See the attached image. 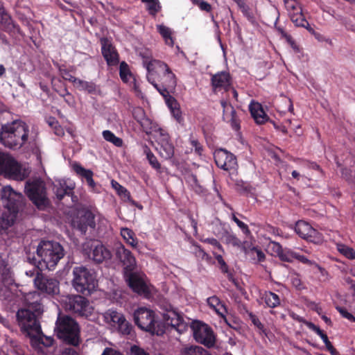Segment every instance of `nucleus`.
<instances>
[{
	"label": "nucleus",
	"mask_w": 355,
	"mask_h": 355,
	"mask_svg": "<svg viewBox=\"0 0 355 355\" xmlns=\"http://www.w3.org/2000/svg\"><path fill=\"white\" fill-rule=\"evenodd\" d=\"M68 309L82 317H88L91 314L89 301L81 295H73L69 297Z\"/></svg>",
	"instance_id": "nucleus-20"
},
{
	"label": "nucleus",
	"mask_w": 355,
	"mask_h": 355,
	"mask_svg": "<svg viewBox=\"0 0 355 355\" xmlns=\"http://www.w3.org/2000/svg\"><path fill=\"white\" fill-rule=\"evenodd\" d=\"M130 288L138 294H146L148 293V287L144 281L135 272H131L124 275Z\"/></svg>",
	"instance_id": "nucleus-25"
},
{
	"label": "nucleus",
	"mask_w": 355,
	"mask_h": 355,
	"mask_svg": "<svg viewBox=\"0 0 355 355\" xmlns=\"http://www.w3.org/2000/svg\"><path fill=\"white\" fill-rule=\"evenodd\" d=\"M133 319L135 324L141 330L153 334L161 335L164 331L159 327L155 313L152 310L141 307L135 311Z\"/></svg>",
	"instance_id": "nucleus-9"
},
{
	"label": "nucleus",
	"mask_w": 355,
	"mask_h": 355,
	"mask_svg": "<svg viewBox=\"0 0 355 355\" xmlns=\"http://www.w3.org/2000/svg\"><path fill=\"white\" fill-rule=\"evenodd\" d=\"M295 259L299 261L300 262L306 264L309 266H315L318 268V270L320 271L321 273H323L325 272L324 269L322 268L321 266H320L318 263H316L314 261L309 260L304 255H301L299 253L297 252Z\"/></svg>",
	"instance_id": "nucleus-52"
},
{
	"label": "nucleus",
	"mask_w": 355,
	"mask_h": 355,
	"mask_svg": "<svg viewBox=\"0 0 355 355\" xmlns=\"http://www.w3.org/2000/svg\"><path fill=\"white\" fill-rule=\"evenodd\" d=\"M336 309L338 311L343 318L347 319L350 322H355V317L352 313L348 312L345 307L338 306L336 307Z\"/></svg>",
	"instance_id": "nucleus-58"
},
{
	"label": "nucleus",
	"mask_w": 355,
	"mask_h": 355,
	"mask_svg": "<svg viewBox=\"0 0 355 355\" xmlns=\"http://www.w3.org/2000/svg\"><path fill=\"white\" fill-rule=\"evenodd\" d=\"M220 104L223 108V121L227 123H230L233 130L235 131H239L241 128V121L234 107L230 103H227L224 101H222Z\"/></svg>",
	"instance_id": "nucleus-23"
},
{
	"label": "nucleus",
	"mask_w": 355,
	"mask_h": 355,
	"mask_svg": "<svg viewBox=\"0 0 355 355\" xmlns=\"http://www.w3.org/2000/svg\"><path fill=\"white\" fill-rule=\"evenodd\" d=\"M63 247L56 241H41L37 248L38 259L33 257L31 262L38 270H53L64 257Z\"/></svg>",
	"instance_id": "nucleus-3"
},
{
	"label": "nucleus",
	"mask_w": 355,
	"mask_h": 355,
	"mask_svg": "<svg viewBox=\"0 0 355 355\" xmlns=\"http://www.w3.org/2000/svg\"><path fill=\"white\" fill-rule=\"evenodd\" d=\"M24 191L29 200L38 209H42L49 205L46 184L42 179L35 178L27 180Z\"/></svg>",
	"instance_id": "nucleus-8"
},
{
	"label": "nucleus",
	"mask_w": 355,
	"mask_h": 355,
	"mask_svg": "<svg viewBox=\"0 0 355 355\" xmlns=\"http://www.w3.org/2000/svg\"><path fill=\"white\" fill-rule=\"evenodd\" d=\"M112 185L118 194L123 198L124 200L130 202L132 205L137 206V203L133 200L131 198V195L129 191L115 180H112Z\"/></svg>",
	"instance_id": "nucleus-35"
},
{
	"label": "nucleus",
	"mask_w": 355,
	"mask_h": 355,
	"mask_svg": "<svg viewBox=\"0 0 355 355\" xmlns=\"http://www.w3.org/2000/svg\"><path fill=\"white\" fill-rule=\"evenodd\" d=\"M211 84L214 93L221 90L228 91L231 86V77L228 72L221 71L212 75Z\"/></svg>",
	"instance_id": "nucleus-24"
},
{
	"label": "nucleus",
	"mask_w": 355,
	"mask_h": 355,
	"mask_svg": "<svg viewBox=\"0 0 355 355\" xmlns=\"http://www.w3.org/2000/svg\"><path fill=\"white\" fill-rule=\"evenodd\" d=\"M76 83L75 87L80 91H85L91 94H96L98 91L96 85L90 81H85L80 79H74Z\"/></svg>",
	"instance_id": "nucleus-32"
},
{
	"label": "nucleus",
	"mask_w": 355,
	"mask_h": 355,
	"mask_svg": "<svg viewBox=\"0 0 355 355\" xmlns=\"http://www.w3.org/2000/svg\"><path fill=\"white\" fill-rule=\"evenodd\" d=\"M295 232L300 238L308 242L320 245L324 241L322 234L304 220H298L295 223Z\"/></svg>",
	"instance_id": "nucleus-13"
},
{
	"label": "nucleus",
	"mask_w": 355,
	"mask_h": 355,
	"mask_svg": "<svg viewBox=\"0 0 355 355\" xmlns=\"http://www.w3.org/2000/svg\"><path fill=\"white\" fill-rule=\"evenodd\" d=\"M193 4L198 6L199 8L207 12H210L212 10V7L210 3L204 0H190Z\"/></svg>",
	"instance_id": "nucleus-56"
},
{
	"label": "nucleus",
	"mask_w": 355,
	"mask_h": 355,
	"mask_svg": "<svg viewBox=\"0 0 355 355\" xmlns=\"http://www.w3.org/2000/svg\"><path fill=\"white\" fill-rule=\"evenodd\" d=\"M130 355H150V354L148 352H146L143 348L140 347L139 346L133 345L130 347Z\"/></svg>",
	"instance_id": "nucleus-60"
},
{
	"label": "nucleus",
	"mask_w": 355,
	"mask_h": 355,
	"mask_svg": "<svg viewBox=\"0 0 355 355\" xmlns=\"http://www.w3.org/2000/svg\"><path fill=\"white\" fill-rule=\"evenodd\" d=\"M73 187L67 186L65 182L60 183L55 187V194L59 200H62L65 196L72 194Z\"/></svg>",
	"instance_id": "nucleus-37"
},
{
	"label": "nucleus",
	"mask_w": 355,
	"mask_h": 355,
	"mask_svg": "<svg viewBox=\"0 0 355 355\" xmlns=\"http://www.w3.org/2000/svg\"><path fill=\"white\" fill-rule=\"evenodd\" d=\"M164 98L173 118L179 124L183 125L184 120L177 100L173 96Z\"/></svg>",
	"instance_id": "nucleus-27"
},
{
	"label": "nucleus",
	"mask_w": 355,
	"mask_h": 355,
	"mask_svg": "<svg viewBox=\"0 0 355 355\" xmlns=\"http://www.w3.org/2000/svg\"><path fill=\"white\" fill-rule=\"evenodd\" d=\"M163 319L168 325H171L180 334L188 329L182 315L171 304H168L166 312L163 313Z\"/></svg>",
	"instance_id": "nucleus-19"
},
{
	"label": "nucleus",
	"mask_w": 355,
	"mask_h": 355,
	"mask_svg": "<svg viewBox=\"0 0 355 355\" xmlns=\"http://www.w3.org/2000/svg\"><path fill=\"white\" fill-rule=\"evenodd\" d=\"M119 331L123 335H131L133 331V327L130 322H129L125 318L124 321L120 322L118 325Z\"/></svg>",
	"instance_id": "nucleus-51"
},
{
	"label": "nucleus",
	"mask_w": 355,
	"mask_h": 355,
	"mask_svg": "<svg viewBox=\"0 0 355 355\" xmlns=\"http://www.w3.org/2000/svg\"><path fill=\"white\" fill-rule=\"evenodd\" d=\"M261 300L265 303L266 306L275 309L281 305L279 296L269 291H265L261 293Z\"/></svg>",
	"instance_id": "nucleus-29"
},
{
	"label": "nucleus",
	"mask_w": 355,
	"mask_h": 355,
	"mask_svg": "<svg viewBox=\"0 0 355 355\" xmlns=\"http://www.w3.org/2000/svg\"><path fill=\"white\" fill-rule=\"evenodd\" d=\"M31 344L33 347H37L40 345L45 347H51L53 344V339L44 335L43 332L40 334H34L31 338Z\"/></svg>",
	"instance_id": "nucleus-31"
},
{
	"label": "nucleus",
	"mask_w": 355,
	"mask_h": 355,
	"mask_svg": "<svg viewBox=\"0 0 355 355\" xmlns=\"http://www.w3.org/2000/svg\"><path fill=\"white\" fill-rule=\"evenodd\" d=\"M247 314L249 317V319L252 322V323L254 324V326L258 329L260 334H264L266 335V330L264 327V325L261 322L259 318L254 314L252 312L247 311Z\"/></svg>",
	"instance_id": "nucleus-49"
},
{
	"label": "nucleus",
	"mask_w": 355,
	"mask_h": 355,
	"mask_svg": "<svg viewBox=\"0 0 355 355\" xmlns=\"http://www.w3.org/2000/svg\"><path fill=\"white\" fill-rule=\"evenodd\" d=\"M305 324L309 329L316 333L321 338V339L325 344L326 348L332 345L331 343L329 341L327 335L322 330H321L319 327H318L311 322H306Z\"/></svg>",
	"instance_id": "nucleus-40"
},
{
	"label": "nucleus",
	"mask_w": 355,
	"mask_h": 355,
	"mask_svg": "<svg viewBox=\"0 0 355 355\" xmlns=\"http://www.w3.org/2000/svg\"><path fill=\"white\" fill-rule=\"evenodd\" d=\"M40 270H37V275L34 279L35 287L42 293L49 295H55L60 292V283L55 278L43 275Z\"/></svg>",
	"instance_id": "nucleus-16"
},
{
	"label": "nucleus",
	"mask_w": 355,
	"mask_h": 355,
	"mask_svg": "<svg viewBox=\"0 0 355 355\" xmlns=\"http://www.w3.org/2000/svg\"><path fill=\"white\" fill-rule=\"evenodd\" d=\"M41 297L38 292L29 293L25 297L28 305L26 309H19L16 318L21 331L31 338L34 334H42V327L39 320L43 313Z\"/></svg>",
	"instance_id": "nucleus-2"
},
{
	"label": "nucleus",
	"mask_w": 355,
	"mask_h": 355,
	"mask_svg": "<svg viewBox=\"0 0 355 355\" xmlns=\"http://www.w3.org/2000/svg\"><path fill=\"white\" fill-rule=\"evenodd\" d=\"M180 355H211L206 349L200 346L186 345L180 352Z\"/></svg>",
	"instance_id": "nucleus-34"
},
{
	"label": "nucleus",
	"mask_w": 355,
	"mask_h": 355,
	"mask_svg": "<svg viewBox=\"0 0 355 355\" xmlns=\"http://www.w3.org/2000/svg\"><path fill=\"white\" fill-rule=\"evenodd\" d=\"M106 320H110L114 324L118 325L120 322L124 321L125 316L121 313L113 309H109L105 313Z\"/></svg>",
	"instance_id": "nucleus-41"
},
{
	"label": "nucleus",
	"mask_w": 355,
	"mask_h": 355,
	"mask_svg": "<svg viewBox=\"0 0 355 355\" xmlns=\"http://www.w3.org/2000/svg\"><path fill=\"white\" fill-rule=\"evenodd\" d=\"M101 53L107 64L110 67L116 66L119 63V55L111 41L107 37L100 40Z\"/></svg>",
	"instance_id": "nucleus-22"
},
{
	"label": "nucleus",
	"mask_w": 355,
	"mask_h": 355,
	"mask_svg": "<svg viewBox=\"0 0 355 355\" xmlns=\"http://www.w3.org/2000/svg\"><path fill=\"white\" fill-rule=\"evenodd\" d=\"M191 329L193 338L198 343L207 347L214 346L215 336L211 327L200 321H194L191 325Z\"/></svg>",
	"instance_id": "nucleus-11"
},
{
	"label": "nucleus",
	"mask_w": 355,
	"mask_h": 355,
	"mask_svg": "<svg viewBox=\"0 0 355 355\" xmlns=\"http://www.w3.org/2000/svg\"><path fill=\"white\" fill-rule=\"evenodd\" d=\"M72 227L81 232L85 234L89 228L94 230L96 227L95 216L89 210L79 211L76 216L71 220Z\"/></svg>",
	"instance_id": "nucleus-15"
},
{
	"label": "nucleus",
	"mask_w": 355,
	"mask_h": 355,
	"mask_svg": "<svg viewBox=\"0 0 355 355\" xmlns=\"http://www.w3.org/2000/svg\"><path fill=\"white\" fill-rule=\"evenodd\" d=\"M161 6L159 0H155L152 3H148L147 5V10L148 13L152 16H155L158 12L161 10Z\"/></svg>",
	"instance_id": "nucleus-55"
},
{
	"label": "nucleus",
	"mask_w": 355,
	"mask_h": 355,
	"mask_svg": "<svg viewBox=\"0 0 355 355\" xmlns=\"http://www.w3.org/2000/svg\"><path fill=\"white\" fill-rule=\"evenodd\" d=\"M145 152L146 153V157L150 166L156 170H159L161 168V164L158 162L155 155L150 151L149 148H147Z\"/></svg>",
	"instance_id": "nucleus-54"
},
{
	"label": "nucleus",
	"mask_w": 355,
	"mask_h": 355,
	"mask_svg": "<svg viewBox=\"0 0 355 355\" xmlns=\"http://www.w3.org/2000/svg\"><path fill=\"white\" fill-rule=\"evenodd\" d=\"M248 255L255 263L262 262L266 259L263 252L258 247H252L248 252Z\"/></svg>",
	"instance_id": "nucleus-43"
},
{
	"label": "nucleus",
	"mask_w": 355,
	"mask_h": 355,
	"mask_svg": "<svg viewBox=\"0 0 355 355\" xmlns=\"http://www.w3.org/2000/svg\"><path fill=\"white\" fill-rule=\"evenodd\" d=\"M262 229L268 232L269 234H272V235H275V236H277L279 234V228L276 227H274L270 224H264L262 226Z\"/></svg>",
	"instance_id": "nucleus-63"
},
{
	"label": "nucleus",
	"mask_w": 355,
	"mask_h": 355,
	"mask_svg": "<svg viewBox=\"0 0 355 355\" xmlns=\"http://www.w3.org/2000/svg\"><path fill=\"white\" fill-rule=\"evenodd\" d=\"M116 257L123 266L124 275L135 270L137 265L135 257L123 245L117 248Z\"/></svg>",
	"instance_id": "nucleus-21"
},
{
	"label": "nucleus",
	"mask_w": 355,
	"mask_h": 355,
	"mask_svg": "<svg viewBox=\"0 0 355 355\" xmlns=\"http://www.w3.org/2000/svg\"><path fill=\"white\" fill-rule=\"evenodd\" d=\"M1 196L6 210L0 216V230H6L14 224L19 209L24 206V197L10 186L3 187Z\"/></svg>",
	"instance_id": "nucleus-4"
},
{
	"label": "nucleus",
	"mask_w": 355,
	"mask_h": 355,
	"mask_svg": "<svg viewBox=\"0 0 355 355\" xmlns=\"http://www.w3.org/2000/svg\"><path fill=\"white\" fill-rule=\"evenodd\" d=\"M157 30L164 40L166 44L173 46L174 41L171 35L172 32L171 28L163 24H160L157 26Z\"/></svg>",
	"instance_id": "nucleus-36"
},
{
	"label": "nucleus",
	"mask_w": 355,
	"mask_h": 355,
	"mask_svg": "<svg viewBox=\"0 0 355 355\" xmlns=\"http://www.w3.org/2000/svg\"><path fill=\"white\" fill-rule=\"evenodd\" d=\"M103 139L112 143L116 147H121L123 144V139L116 137L112 131L106 130L102 132Z\"/></svg>",
	"instance_id": "nucleus-42"
},
{
	"label": "nucleus",
	"mask_w": 355,
	"mask_h": 355,
	"mask_svg": "<svg viewBox=\"0 0 355 355\" xmlns=\"http://www.w3.org/2000/svg\"><path fill=\"white\" fill-rule=\"evenodd\" d=\"M201 241L205 243L210 244L214 247H216L217 249H218L220 251L223 252V248L221 245V244L218 241L217 239L214 238H207L204 239H201Z\"/></svg>",
	"instance_id": "nucleus-62"
},
{
	"label": "nucleus",
	"mask_w": 355,
	"mask_h": 355,
	"mask_svg": "<svg viewBox=\"0 0 355 355\" xmlns=\"http://www.w3.org/2000/svg\"><path fill=\"white\" fill-rule=\"evenodd\" d=\"M156 133L157 150L160 156L165 159L172 158L174 155L175 148L168 133L165 129L161 128L156 130Z\"/></svg>",
	"instance_id": "nucleus-17"
},
{
	"label": "nucleus",
	"mask_w": 355,
	"mask_h": 355,
	"mask_svg": "<svg viewBox=\"0 0 355 355\" xmlns=\"http://www.w3.org/2000/svg\"><path fill=\"white\" fill-rule=\"evenodd\" d=\"M270 243L272 245V251L276 253L277 257H279L282 250H283L282 246L280 245V243L275 241H271Z\"/></svg>",
	"instance_id": "nucleus-64"
},
{
	"label": "nucleus",
	"mask_w": 355,
	"mask_h": 355,
	"mask_svg": "<svg viewBox=\"0 0 355 355\" xmlns=\"http://www.w3.org/2000/svg\"><path fill=\"white\" fill-rule=\"evenodd\" d=\"M285 6L289 12L292 22L297 27L305 28L310 33L315 35V31L311 27L308 21L305 19L302 8L300 3L295 0H284Z\"/></svg>",
	"instance_id": "nucleus-12"
},
{
	"label": "nucleus",
	"mask_w": 355,
	"mask_h": 355,
	"mask_svg": "<svg viewBox=\"0 0 355 355\" xmlns=\"http://www.w3.org/2000/svg\"><path fill=\"white\" fill-rule=\"evenodd\" d=\"M223 237L225 239V243L229 245H232L236 248H241L242 241L236 236V235L232 232H226Z\"/></svg>",
	"instance_id": "nucleus-46"
},
{
	"label": "nucleus",
	"mask_w": 355,
	"mask_h": 355,
	"mask_svg": "<svg viewBox=\"0 0 355 355\" xmlns=\"http://www.w3.org/2000/svg\"><path fill=\"white\" fill-rule=\"evenodd\" d=\"M0 173L14 180H21V167L10 156L0 152Z\"/></svg>",
	"instance_id": "nucleus-14"
},
{
	"label": "nucleus",
	"mask_w": 355,
	"mask_h": 355,
	"mask_svg": "<svg viewBox=\"0 0 355 355\" xmlns=\"http://www.w3.org/2000/svg\"><path fill=\"white\" fill-rule=\"evenodd\" d=\"M119 76L121 80L123 83H128V76H131L132 73L129 69L128 64L125 62L122 61L119 66Z\"/></svg>",
	"instance_id": "nucleus-48"
},
{
	"label": "nucleus",
	"mask_w": 355,
	"mask_h": 355,
	"mask_svg": "<svg viewBox=\"0 0 355 355\" xmlns=\"http://www.w3.org/2000/svg\"><path fill=\"white\" fill-rule=\"evenodd\" d=\"M190 144L191 146L195 148V151L197 154L201 155L203 148L201 144L199 142V141L195 138L192 135H191L189 139Z\"/></svg>",
	"instance_id": "nucleus-59"
},
{
	"label": "nucleus",
	"mask_w": 355,
	"mask_h": 355,
	"mask_svg": "<svg viewBox=\"0 0 355 355\" xmlns=\"http://www.w3.org/2000/svg\"><path fill=\"white\" fill-rule=\"evenodd\" d=\"M132 116L144 129L146 125L150 122L149 119L146 117L144 110L140 107H137L133 109Z\"/></svg>",
	"instance_id": "nucleus-38"
},
{
	"label": "nucleus",
	"mask_w": 355,
	"mask_h": 355,
	"mask_svg": "<svg viewBox=\"0 0 355 355\" xmlns=\"http://www.w3.org/2000/svg\"><path fill=\"white\" fill-rule=\"evenodd\" d=\"M46 123L53 130L54 134L59 137L64 135L63 128L60 125L58 121L53 116H49L46 119Z\"/></svg>",
	"instance_id": "nucleus-44"
},
{
	"label": "nucleus",
	"mask_w": 355,
	"mask_h": 355,
	"mask_svg": "<svg viewBox=\"0 0 355 355\" xmlns=\"http://www.w3.org/2000/svg\"><path fill=\"white\" fill-rule=\"evenodd\" d=\"M59 95L63 97L64 101L69 107H73L76 105V100L73 96L68 91L66 87L63 88V93H59Z\"/></svg>",
	"instance_id": "nucleus-53"
},
{
	"label": "nucleus",
	"mask_w": 355,
	"mask_h": 355,
	"mask_svg": "<svg viewBox=\"0 0 355 355\" xmlns=\"http://www.w3.org/2000/svg\"><path fill=\"white\" fill-rule=\"evenodd\" d=\"M338 252L348 259H355V250L341 243H336Z\"/></svg>",
	"instance_id": "nucleus-39"
},
{
	"label": "nucleus",
	"mask_w": 355,
	"mask_h": 355,
	"mask_svg": "<svg viewBox=\"0 0 355 355\" xmlns=\"http://www.w3.org/2000/svg\"><path fill=\"white\" fill-rule=\"evenodd\" d=\"M250 114L257 124H263L268 121L269 117L265 112L261 103L252 101L249 105Z\"/></svg>",
	"instance_id": "nucleus-26"
},
{
	"label": "nucleus",
	"mask_w": 355,
	"mask_h": 355,
	"mask_svg": "<svg viewBox=\"0 0 355 355\" xmlns=\"http://www.w3.org/2000/svg\"><path fill=\"white\" fill-rule=\"evenodd\" d=\"M73 275V286L78 293L89 295L95 290L97 281L94 273L90 270L83 266L75 267Z\"/></svg>",
	"instance_id": "nucleus-7"
},
{
	"label": "nucleus",
	"mask_w": 355,
	"mask_h": 355,
	"mask_svg": "<svg viewBox=\"0 0 355 355\" xmlns=\"http://www.w3.org/2000/svg\"><path fill=\"white\" fill-rule=\"evenodd\" d=\"M83 252L96 263H101L111 259V252L96 240H88L83 244Z\"/></svg>",
	"instance_id": "nucleus-10"
},
{
	"label": "nucleus",
	"mask_w": 355,
	"mask_h": 355,
	"mask_svg": "<svg viewBox=\"0 0 355 355\" xmlns=\"http://www.w3.org/2000/svg\"><path fill=\"white\" fill-rule=\"evenodd\" d=\"M297 252L289 248H283L279 256V259L282 261L291 263L295 259Z\"/></svg>",
	"instance_id": "nucleus-47"
},
{
	"label": "nucleus",
	"mask_w": 355,
	"mask_h": 355,
	"mask_svg": "<svg viewBox=\"0 0 355 355\" xmlns=\"http://www.w3.org/2000/svg\"><path fill=\"white\" fill-rule=\"evenodd\" d=\"M28 133V126L26 123L21 121H14L2 125L0 140L6 147L19 149L26 143Z\"/></svg>",
	"instance_id": "nucleus-5"
},
{
	"label": "nucleus",
	"mask_w": 355,
	"mask_h": 355,
	"mask_svg": "<svg viewBox=\"0 0 355 355\" xmlns=\"http://www.w3.org/2000/svg\"><path fill=\"white\" fill-rule=\"evenodd\" d=\"M143 64L147 70L148 81L164 98L171 96V93L177 86L178 78L169 66L156 59H145Z\"/></svg>",
	"instance_id": "nucleus-1"
},
{
	"label": "nucleus",
	"mask_w": 355,
	"mask_h": 355,
	"mask_svg": "<svg viewBox=\"0 0 355 355\" xmlns=\"http://www.w3.org/2000/svg\"><path fill=\"white\" fill-rule=\"evenodd\" d=\"M219 268H220V271L223 274L226 275L227 279L230 281H231V282L234 281V275H233L232 272L229 270V267H228L227 264L226 263V262L223 263L221 266H220Z\"/></svg>",
	"instance_id": "nucleus-61"
},
{
	"label": "nucleus",
	"mask_w": 355,
	"mask_h": 355,
	"mask_svg": "<svg viewBox=\"0 0 355 355\" xmlns=\"http://www.w3.org/2000/svg\"><path fill=\"white\" fill-rule=\"evenodd\" d=\"M57 336L64 343L74 347L80 343V327L78 322L68 315H59L55 322Z\"/></svg>",
	"instance_id": "nucleus-6"
},
{
	"label": "nucleus",
	"mask_w": 355,
	"mask_h": 355,
	"mask_svg": "<svg viewBox=\"0 0 355 355\" xmlns=\"http://www.w3.org/2000/svg\"><path fill=\"white\" fill-rule=\"evenodd\" d=\"M121 235L125 243L133 248H136L138 245V240L135 233L130 228H121Z\"/></svg>",
	"instance_id": "nucleus-33"
},
{
	"label": "nucleus",
	"mask_w": 355,
	"mask_h": 355,
	"mask_svg": "<svg viewBox=\"0 0 355 355\" xmlns=\"http://www.w3.org/2000/svg\"><path fill=\"white\" fill-rule=\"evenodd\" d=\"M232 219L233 221H234L236 223V224L238 225V227L241 230V231L243 232V233L245 234V235H249L250 234V230H249L248 228V226L244 223L243 222H242L241 220H240L234 214H232Z\"/></svg>",
	"instance_id": "nucleus-57"
},
{
	"label": "nucleus",
	"mask_w": 355,
	"mask_h": 355,
	"mask_svg": "<svg viewBox=\"0 0 355 355\" xmlns=\"http://www.w3.org/2000/svg\"><path fill=\"white\" fill-rule=\"evenodd\" d=\"M214 158L216 166L224 171H235L237 168L236 156L225 149L216 150L214 153Z\"/></svg>",
	"instance_id": "nucleus-18"
},
{
	"label": "nucleus",
	"mask_w": 355,
	"mask_h": 355,
	"mask_svg": "<svg viewBox=\"0 0 355 355\" xmlns=\"http://www.w3.org/2000/svg\"><path fill=\"white\" fill-rule=\"evenodd\" d=\"M207 302L210 308L214 310L218 315L225 318L227 309L217 296L214 295L207 298Z\"/></svg>",
	"instance_id": "nucleus-30"
},
{
	"label": "nucleus",
	"mask_w": 355,
	"mask_h": 355,
	"mask_svg": "<svg viewBox=\"0 0 355 355\" xmlns=\"http://www.w3.org/2000/svg\"><path fill=\"white\" fill-rule=\"evenodd\" d=\"M74 172L82 178H85L88 186L92 189L96 187V183L93 179L94 173L89 169L83 167L79 163H74L72 166Z\"/></svg>",
	"instance_id": "nucleus-28"
},
{
	"label": "nucleus",
	"mask_w": 355,
	"mask_h": 355,
	"mask_svg": "<svg viewBox=\"0 0 355 355\" xmlns=\"http://www.w3.org/2000/svg\"><path fill=\"white\" fill-rule=\"evenodd\" d=\"M0 23L7 26L12 25L13 28H16L11 17L6 10L3 6V3L1 0H0Z\"/></svg>",
	"instance_id": "nucleus-45"
},
{
	"label": "nucleus",
	"mask_w": 355,
	"mask_h": 355,
	"mask_svg": "<svg viewBox=\"0 0 355 355\" xmlns=\"http://www.w3.org/2000/svg\"><path fill=\"white\" fill-rule=\"evenodd\" d=\"M236 187L238 191L241 194L246 196L252 195L254 191V188L250 184L243 182L236 184Z\"/></svg>",
	"instance_id": "nucleus-50"
}]
</instances>
